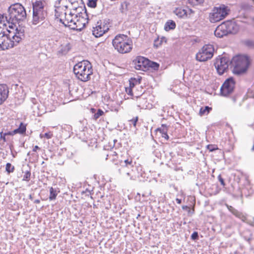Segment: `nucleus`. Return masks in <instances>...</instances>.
<instances>
[{"label":"nucleus","mask_w":254,"mask_h":254,"mask_svg":"<svg viewBox=\"0 0 254 254\" xmlns=\"http://www.w3.org/2000/svg\"><path fill=\"white\" fill-rule=\"evenodd\" d=\"M188 1L190 5L195 6L203 3L204 0H188Z\"/></svg>","instance_id":"obj_25"},{"label":"nucleus","mask_w":254,"mask_h":254,"mask_svg":"<svg viewBox=\"0 0 254 254\" xmlns=\"http://www.w3.org/2000/svg\"><path fill=\"white\" fill-rule=\"evenodd\" d=\"M214 51V49L212 45H205L196 54V59L199 62L206 61L212 58Z\"/></svg>","instance_id":"obj_9"},{"label":"nucleus","mask_w":254,"mask_h":254,"mask_svg":"<svg viewBox=\"0 0 254 254\" xmlns=\"http://www.w3.org/2000/svg\"><path fill=\"white\" fill-rule=\"evenodd\" d=\"M50 196H49V199L50 200H54L55 199L57 195V193H56V190H55L52 187L50 188Z\"/></svg>","instance_id":"obj_24"},{"label":"nucleus","mask_w":254,"mask_h":254,"mask_svg":"<svg viewBox=\"0 0 254 254\" xmlns=\"http://www.w3.org/2000/svg\"><path fill=\"white\" fill-rule=\"evenodd\" d=\"M109 30L108 26L105 23L98 22L95 27L92 30L93 35L96 37H100Z\"/></svg>","instance_id":"obj_13"},{"label":"nucleus","mask_w":254,"mask_h":254,"mask_svg":"<svg viewBox=\"0 0 254 254\" xmlns=\"http://www.w3.org/2000/svg\"><path fill=\"white\" fill-rule=\"evenodd\" d=\"M162 128H159L158 129L162 134H164L167 132V126L166 125L163 124L162 125Z\"/></svg>","instance_id":"obj_33"},{"label":"nucleus","mask_w":254,"mask_h":254,"mask_svg":"<svg viewBox=\"0 0 254 254\" xmlns=\"http://www.w3.org/2000/svg\"><path fill=\"white\" fill-rule=\"evenodd\" d=\"M31 176V173L30 172H26L25 175L23 176V180L24 181H28Z\"/></svg>","instance_id":"obj_34"},{"label":"nucleus","mask_w":254,"mask_h":254,"mask_svg":"<svg viewBox=\"0 0 254 254\" xmlns=\"http://www.w3.org/2000/svg\"><path fill=\"white\" fill-rule=\"evenodd\" d=\"M138 120V117H136L135 118H133V119L129 120V121L133 124V126L134 127H136V123L137 122Z\"/></svg>","instance_id":"obj_35"},{"label":"nucleus","mask_w":254,"mask_h":254,"mask_svg":"<svg viewBox=\"0 0 254 254\" xmlns=\"http://www.w3.org/2000/svg\"><path fill=\"white\" fill-rule=\"evenodd\" d=\"M198 233L197 232H194L191 236V238L192 240H196L198 239Z\"/></svg>","instance_id":"obj_38"},{"label":"nucleus","mask_w":254,"mask_h":254,"mask_svg":"<svg viewBox=\"0 0 254 254\" xmlns=\"http://www.w3.org/2000/svg\"><path fill=\"white\" fill-rule=\"evenodd\" d=\"M8 89L5 84H0V105L2 104L7 98Z\"/></svg>","instance_id":"obj_17"},{"label":"nucleus","mask_w":254,"mask_h":254,"mask_svg":"<svg viewBox=\"0 0 254 254\" xmlns=\"http://www.w3.org/2000/svg\"><path fill=\"white\" fill-rule=\"evenodd\" d=\"M71 11L73 12V14L75 16H76L77 17L80 16V18H83V20H84L83 14H86V12L85 6L83 7L82 6H80L79 7H76L75 9H71Z\"/></svg>","instance_id":"obj_18"},{"label":"nucleus","mask_w":254,"mask_h":254,"mask_svg":"<svg viewBox=\"0 0 254 254\" xmlns=\"http://www.w3.org/2000/svg\"><path fill=\"white\" fill-rule=\"evenodd\" d=\"M73 72L78 79L85 82L91 78V76L93 74L92 66L89 62L83 61L74 66Z\"/></svg>","instance_id":"obj_2"},{"label":"nucleus","mask_w":254,"mask_h":254,"mask_svg":"<svg viewBox=\"0 0 254 254\" xmlns=\"http://www.w3.org/2000/svg\"><path fill=\"white\" fill-rule=\"evenodd\" d=\"M82 4V2H81V3H77V5H76V4H71L72 6V7L71 9H75L76 7H79V6H80V4Z\"/></svg>","instance_id":"obj_44"},{"label":"nucleus","mask_w":254,"mask_h":254,"mask_svg":"<svg viewBox=\"0 0 254 254\" xmlns=\"http://www.w3.org/2000/svg\"><path fill=\"white\" fill-rule=\"evenodd\" d=\"M211 110H212V108L208 106L201 107L200 109L199 114L201 116H204L205 115H207Z\"/></svg>","instance_id":"obj_20"},{"label":"nucleus","mask_w":254,"mask_h":254,"mask_svg":"<svg viewBox=\"0 0 254 254\" xmlns=\"http://www.w3.org/2000/svg\"><path fill=\"white\" fill-rule=\"evenodd\" d=\"M231 64L234 66V73L239 75L246 71L249 65L250 61L248 57L238 55L233 57Z\"/></svg>","instance_id":"obj_6"},{"label":"nucleus","mask_w":254,"mask_h":254,"mask_svg":"<svg viewBox=\"0 0 254 254\" xmlns=\"http://www.w3.org/2000/svg\"><path fill=\"white\" fill-rule=\"evenodd\" d=\"M121 168L119 170V171L121 174H124V171H126V168L128 169V166L126 164H124L120 162Z\"/></svg>","instance_id":"obj_28"},{"label":"nucleus","mask_w":254,"mask_h":254,"mask_svg":"<svg viewBox=\"0 0 254 254\" xmlns=\"http://www.w3.org/2000/svg\"><path fill=\"white\" fill-rule=\"evenodd\" d=\"M5 170L8 173H10L13 172L14 167L12 166L10 163H7L6 164Z\"/></svg>","instance_id":"obj_29"},{"label":"nucleus","mask_w":254,"mask_h":254,"mask_svg":"<svg viewBox=\"0 0 254 254\" xmlns=\"http://www.w3.org/2000/svg\"><path fill=\"white\" fill-rule=\"evenodd\" d=\"M8 16L6 18L12 24L23 21L26 17V12L24 7L19 3L11 4L8 9Z\"/></svg>","instance_id":"obj_3"},{"label":"nucleus","mask_w":254,"mask_h":254,"mask_svg":"<svg viewBox=\"0 0 254 254\" xmlns=\"http://www.w3.org/2000/svg\"><path fill=\"white\" fill-rule=\"evenodd\" d=\"M55 16L56 17V19L57 21H59L61 23H63L64 20V18L65 17L67 12L65 11L67 9L66 6H60L58 5H55Z\"/></svg>","instance_id":"obj_14"},{"label":"nucleus","mask_w":254,"mask_h":254,"mask_svg":"<svg viewBox=\"0 0 254 254\" xmlns=\"http://www.w3.org/2000/svg\"><path fill=\"white\" fill-rule=\"evenodd\" d=\"M104 114V112L101 110V109H98L97 113H96L94 115V118L95 119V120H97L98 119L100 116H101L102 115H103Z\"/></svg>","instance_id":"obj_31"},{"label":"nucleus","mask_w":254,"mask_h":254,"mask_svg":"<svg viewBox=\"0 0 254 254\" xmlns=\"http://www.w3.org/2000/svg\"><path fill=\"white\" fill-rule=\"evenodd\" d=\"M97 0H88L87 5L89 7L94 8L96 6Z\"/></svg>","instance_id":"obj_30"},{"label":"nucleus","mask_w":254,"mask_h":254,"mask_svg":"<svg viewBox=\"0 0 254 254\" xmlns=\"http://www.w3.org/2000/svg\"><path fill=\"white\" fill-rule=\"evenodd\" d=\"M33 15L31 22L33 25L42 24L47 16V11L41 1L33 3Z\"/></svg>","instance_id":"obj_5"},{"label":"nucleus","mask_w":254,"mask_h":254,"mask_svg":"<svg viewBox=\"0 0 254 254\" xmlns=\"http://www.w3.org/2000/svg\"><path fill=\"white\" fill-rule=\"evenodd\" d=\"M215 35L218 38L228 35L225 22H223L218 26L214 31Z\"/></svg>","instance_id":"obj_15"},{"label":"nucleus","mask_w":254,"mask_h":254,"mask_svg":"<svg viewBox=\"0 0 254 254\" xmlns=\"http://www.w3.org/2000/svg\"><path fill=\"white\" fill-rule=\"evenodd\" d=\"M4 133L5 134L6 136L7 135H13L15 134V133H14V130L12 131H8Z\"/></svg>","instance_id":"obj_45"},{"label":"nucleus","mask_w":254,"mask_h":254,"mask_svg":"<svg viewBox=\"0 0 254 254\" xmlns=\"http://www.w3.org/2000/svg\"><path fill=\"white\" fill-rule=\"evenodd\" d=\"M115 49L120 53L126 54L130 52L132 48V41L124 34H118L112 41Z\"/></svg>","instance_id":"obj_4"},{"label":"nucleus","mask_w":254,"mask_h":254,"mask_svg":"<svg viewBox=\"0 0 254 254\" xmlns=\"http://www.w3.org/2000/svg\"><path fill=\"white\" fill-rule=\"evenodd\" d=\"M218 179L219 181L220 182L221 185L224 187L225 186V183L224 182V179L221 177V176L220 175L218 176Z\"/></svg>","instance_id":"obj_39"},{"label":"nucleus","mask_w":254,"mask_h":254,"mask_svg":"<svg viewBox=\"0 0 254 254\" xmlns=\"http://www.w3.org/2000/svg\"><path fill=\"white\" fill-rule=\"evenodd\" d=\"M8 34L0 31V50H4L17 45L24 37V30L16 28L14 31H8Z\"/></svg>","instance_id":"obj_1"},{"label":"nucleus","mask_w":254,"mask_h":254,"mask_svg":"<svg viewBox=\"0 0 254 254\" xmlns=\"http://www.w3.org/2000/svg\"><path fill=\"white\" fill-rule=\"evenodd\" d=\"M149 64L150 61L148 59L141 56L137 57L133 61L134 67L137 70L145 71L148 69Z\"/></svg>","instance_id":"obj_12"},{"label":"nucleus","mask_w":254,"mask_h":254,"mask_svg":"<svg viewBox=\"0 0 254 254\" xmlns=\"http://www.w3.org/2000/svg\"><path fill=\"white\" fill-rule=\"evenodd\" d=\"M236 216L241 219L244 222H245L246 220V217L240 212H239V215H236Z\"/></svg>","instance_id":"obj_36"},{"label":"nucleus","mask_w":254,"mask_h":254,"mask_svg":"<svg viewBox=\"0 0 254 254\" xmlns=\"http://www.w3.org/2000/svg\"><path fill=\"white\" fill-rule=\"evenodd\" d=\"M126 91L128 95H132V89L131 88H128V87H127V88H126Z\"/></svg>","instance_id":"obj_42"},{"label":"nucleus","mask_w":254,"mask_h":254,"mask_svg":"<svg viewBox=\"0 0 254 254\" xmlns=\"http://www.w3.org/2000/svg\"><path fill=\"white\" fill-rule=\"evenodd\" d=\"M130 170V169L126 168V171H124V174H125L126 175H127L128 176H130V172H129Z\"/></svg>","instance_id":"obj_46"},{"label":"nucleus","mask_w":254,"mask_h":254,"mask_svg":"<svg viewBox=\"0 0 254 254\" xmlns=\"http://www.w3.org/2000/svg\"><path fill=\"white\" fill-rule=\"evenodd\" d=\"M40 148L38 147V146L37 145H36L34 147L33 149V151L34 152H36L37 151V149H39Z\"/></svg>","instance_id":"obj_48"},{"label":"nucleus","mask_w":254,"mask_h":254,"mask_svg":"<svg viewBox=\"0 0 254 254\" xmlns=\"http://www.w3.org/2000/svg\"><path fill=\"white\" fill-rule=\"evenodd\" d=\"M207 148L210 151H213L216 149V147L213 145H208Z\"/></svg>","instance_id":"obj_40"},{"label":"nucleus","mask_w":254,"mask_h":254,"mask_svg":"<svg viewBox=\"0 0 254 254\" xmlns=\"http://www.w3.org/2000/svg\"><path fill=\"white\" fill-rule=\"evenodd\" d=\"M162 137H164L167 140L169 139V136L167 133H165L164 134H162Z\"/></svg>","instance_id":"obj_47"},{"label":"nucleus","mask_w":254,"mask_h":254,"mask_svg":"<svg viewBox=\"0 0 254 254\" xmlns=\"http://www.w3.org/2000/svg\"><path fill=\"white\" fill-rule=\"evenodd\" d=\"M175 27V22L172 20H169L166 23L164 29L166 31H168L170 30L174 29Z\"/></svg>","instance_id":"obj_19"},{"label":"nucleus","mask_w":254,"mask_h":254,"mask_svg":"<svg viewBox=\"0 0 254 254\" xmlns=\"http://www.w3.org/2000/svg\"><path fill=\"white\" fill-rule=\"evenodd\" d=\"M128 3L127 1H125L121 4L120 10L122 13H125L127 10V6Z\"/></svg>","instance_id":"obj_26"},{"label":"nucleus","mask_w":254,"mask_h":254,"mask_svg":"<svg viewBox=\"0 0 254 254\" xmlns=\"http://www.w3.org/2000/svg\"><path fill=\"white\" fill-rule=\"evenodd\" d=\"M231 64L229 58L226 56L219 57L216 60L214 65L219 74H223L228 69Z\"/></svg>","instance_id":"obj_10"},{"label":"nucleus","mask_w":254,"mask_h":254,"mask_svg":"<svg viewBox=\"0 0 254 254\" xmlns=\"http://www.w3.org/2000/svg\"><path fill=\"white\" fill-rule=\"evenodd\" d=\"M159 65L157 63H155V62H152L150 61V64L148 65V67H151L152 68H153L154 69H157L159 67Z\"/></svg>","instance_id":"obj_32"},{"label":"nucleus","mask_w":254,"mask_h":254,"mask_svg":"<svg viewBox=\"0 0 254 254\" xmlns=\"http://www.w3.org/2000/svg\"><path fill=\"white\" fill-rule=\"evenodd\" d=\"M121 163L126 164L128 166V169H131L133 167V164H132V161L131 158H128L124 161L121 160Z\"/></svg>","instance_id":"obj_23"},{"label":"nucleus","mask_w":254,"mask_h":254,"mask_svg":"<svg viewBox=\"0 0 254 254\" xmlns=\"http://www.w3.org/2000/svg\"><path fill=\"white\" fill-rule=\"evenodd\" d=\"M176 200L178 204H181L182 202V200L181 199L176 198Z\"/></svg>","instance_id":"obj_49"},{"label":"nucleus","mask_w":254,"mask_h":254,"mask_svg":"<svg viewBox=\"0 0 254 254\" xmlns=\"http://www.w3.org/2000/svg\"><path fill=\"white\" fill-rule=\"evenodd\" d=\"M134 80H135V82H137V80H135V79H134Z\"/></svg>","instance_id":"obj_52"},{"label":"nucleus","mask_w":254,"mask_h":254,"mask_svg":"<svg viewBox=\"0 0 254 254\" xmlns=\"http://www.w3.org/2000/svg\"><path fill=\"white\" fill-rule=\"evenodd\" d=\"M34 202L36 203H40V200L38 199H36L35 200Z\"/></svg>","instance_id":"obj_51"},{"label":"nucleus","mask_w":254,"mask_h":254,"mask_svg":"<svg viewBox=\"0 0 254 254\" xmlns=\"http://www.w3.org/2000/svg\"><path fill=\"white\" fill-rule=\"evenodd\" d=\"M26 131V127L22 123H21L19 127L14 130V133L23 134Z\"/></svg>","instance_id":"obj_21"},{"label":"nucleus","mask_w":254,"mask_h":254,"mask_svg":"<svg viewBox=\"0 0 254 254\" xmlns=\"http://www.w3.org/2000/svg\"><path fill=\"white\" fill-rule=\"evenodd\" d=\"M235 85V82L233 77L227 79L221 87V94L223 96H227L231 94Z\"/></svg>","instance_id":"obj_11"},{"label":"nucleus","mask_w":254,"mask_h":254,"mask_svg":"<svg viewBox=\"0 0 254 254\" xmlns=\"http://www.w3.org/2000/svg\"><path fill=\"white\" fill-rule=\"evenodd\" d=\"M83 21V18H80V16L77 17L73 14V12L70 11L68 14L66 13L62 23L71 29L81 31L85 26Z\"/></svg>","instance_id":"obj_7"},{"label":"nucleus","mask_w":254,"mask_h":254,"mask_svg":"<svg viewBox=\"0 0 254 254\" xmlns=\"http://www.w3.org/2000/svg\"><path fill=\"white\" fill-rule=\"evenodd\" d=\"M66 52H67L70 49L69 45L68 44L66 45Z\"/></svg>","instance_id":"obj_50"},{"label":"nucleus","mask_w":254,"mask_h":254,"mask_svg":"<svg viewBox=\"0 0 254 254\" xmlns=\"http://www.w3.org/2000/svg\"><path fill=\"white\" fill-rule=\"evenodd\" d=\"M228 11L227 7L223 4L214 7L209 14L210 21L215 23L223 19L228 14Z\"/></svg>","instance_id":"obj_8"},{"label":"nucleus","mask_w":254,"mask_h":254,"mask_svg":"<svg viewBox=\"0 0 254 254\" xmlns=\"http://www.w3.org/2000/svg\"><path fill=\"white\" fill-rule=\"evenodd\" d=\"M226 206L228 210L233 213L235 216L239 215V211H238L237 210L235 209L232 206L229 205L228 204H226Z\"/></svg>","instance_id":"obj_27"},{"label":"nucleus","mask_w":254,"mask_h":254,"mask_svg":"<svg viewBox=\"0 0 254 254\" xmlns=\"http://www.w3.org/2000/svg\"><path fill=\"white\" fill-rule=\"evenodd\" d=\"M135 86V83L133 80H129V86L128 88H132Z\"/></svg>","instance_id":"obj_43"},{"label":"nucleus","mask_w":254,"mask_h":254,"mask_svg":"<svg viewBox=\"0 0 254 254\" xmlns=\"http://www.w3.org/2000/svg\"><path fill=\"white\" fill-rule=\"evenodd\" d=\"M225 23L228 34H235L238 32L239 30V26L235 22L227 21H225Z\"/></svg>","instance_id":"obj_16"},{"label":"nucleus","mask_w":254,"mask_h":254,"mask_svg":"<svg viewBox=\"0 0 254 254\" xmlns=\"http://www.w3.org/2000/svg\"><path fill=\"white\" fill-rule=\"evenodd\" d=\"M52 136H53L52 133H51L50 132L45 133L44 135V136L46 137L48 139L51 138L52 137Z\"/></svg>","instance_id":"obj_41"},{"label":"nucleus","mask_w":254,"mask_h":254,"mask_svg":"<svg viewBox=\"0 0 254 254\" xmlns=\"http://www.w3.org/2000/svg\"><path fill=\"white\" fill-rule=\"evenodd\" d=\"M0 139L2 140L4 142L6 141V135L2 131L0 132Z\"/></svg>","instance_id":"obj_37"},{"label":"nucleus","mask_w":254,"mask_h":254,"mask_svg":"<svg viewBox=\"0 0 254 254\" xmlns=\"http://www.w3.org/2000/svg\"><path fill=\"white\" fill-rule=\"evenodd\" d=\"M130 180H132V177H131L130 178Z\"/></svg>","instance_id":"obj_53"},{"label":"nucleus","mask_w":254,"mask_h":254,"mask_svg":"<svg viewBox=\"0 0 254 254\" xmlns=\"http://www.w3.org/2000/svg\"><path fill=\"white\" fill-rule=\"evenodd\" d=\"M174 13L179 17H182L184 15L186 14V10L182 8H176L174 10Z\"/></svg>","instance_id":"obj_22"},{"label":"nucleus","mask_w":254,"mask_h":254,"mask_svg":"<svg viewBox=\"0 0 254 254\" xmlns=\"http://www.w3.org/2000/svg\"><path fill=\"white\" fill-rule=\"evenodd\" d=\"M253 1H254V0H253Z\"/></svg>","instance_id":"obj_54"}]
</instances>
